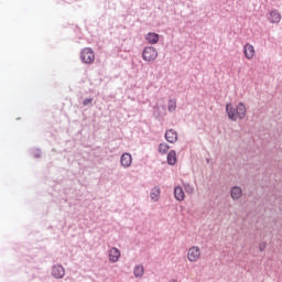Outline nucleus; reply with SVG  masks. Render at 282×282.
<instances>
[{
	"instance_id": "obj_1",
	"label": "nucleus",
	"mask_w": 282,
	"mask_h": 282,
	"mask_svg": "<svg viewBox=\"0 0 282 282\" xmlns=\"http://www.w3.org/2000/svg\"><path fill=\"white\" fill-rule=\"evenodd\" d=\"M226 113L229 120H232L234 122H237V120H243L247 113L246 105L243 102H239L237 108H234L232 104H227Z\"/></svg>"
},
{
	"instance_id": "obj_2",
	"label": "nucleus",
	"mask_w": 282,
	"mask_h": 282,
	"mask_svg": "<svg viewBox=\"0 0 282 282\" xmlns=\"http://www.w3.org/2000/svg\"><path fill=\"white\" fill-rule=\"evenodd\" d=\"M199 259H202V249H199L197 246H192L187 250V260L189 263H197Z\"/></svg>"
},
{
	"instance_id": "obj_3",
	"label": "nucleus",
	"mask_w": 282,
	"mask_h": 282,
	"mask_svg": "<svg viewBox=\"0 0 282 282\" xmlns=\"http://www.w3.org/2000/svg\"><path fill=\"white\" fill-rule=\"evenodd\" d=\"M142 58H143V61H147L148 63H153V61H155V58H158V50L153 46H147L143 50Z\"/></svg>"
},
{
	"instance_id": "obj_4",
	"label": "nucleus",
	"mask_w": 282,
	"mask_h": 282,
	"mask_svg": "<svg viewBox=\"0 0 282 282\" xmlns=\"http://www.w3.org/2000/svg\"><path fill=\"white\" fill-rule=\"evenodd\" d=\"M80 58L83 63L90 65V63H94V61H96V54L91 51V48L86 47L82 51Z\"/></svg>"
},
{
	"instance_id": "obj_5",
	"label": "nucleus",
	"mask_w": 282,
	"mask_h": 282,
	"mask_svg": "<svg viewBox=\"0 0 282 282\" xmlns=\"http://www.w3.org/2000/svg\"><path fill=\"white\" fill-rule=\"evenodd\" d=\"M243 54L247 61H252L257 54V51H254V46L252 44H245Z\"/></svg>"
},
{
	"instance_id": "obj_6",
	"label": "nucleus",
	"mask_w": 282,
	"mask_h": 282,
	"mask_svg": "<svg viewBox=\"0 0 282 282\" xmlns=\"http://www.w3.org/2000/svg\"><path fill=\"white\" fill-rule=\"evenodd\" d=\"M108 257L111 263H118L120 260V250H118L116 247L110 248Z\"/></svg>"
},
{
	"instance_id": "obj_7",
	"label": "nucleus",
	"mask_w": 282,
	"mask_h": 282,
	"mask_svg": "<svg viewBox=\"0 0 282 282\" xmlns=\"http://www.w3.org/2000/svg\"><path fill=\"white\" fill-rule=\"evenodd\" d=\"M165 139L171 144H175V142H177V131H175L174 129H169L167 131H165Z\"/></svg>"
},
{
	"instance_id": "obj_8",
	"label": "nucleus",
	"mask_w": 282,
	"mask_h": 282,
	"mask_svg": "<svg viewBox=\"0 0 282 282\" xmlns=\"http://www.w3.org/2000/svg\"><path fill=\"white\" fill-rule=\"evenodd\" d=\"M123 169H129L133 162V158L129 153H123L120 159Z\"/></svg>"
},
{
	"instance_id": "obj_9",
	"label": "nucleus",
	"mask_w": 282,
	"mask_h": 282,
	"mask_svg": "<svg viewBox=\"0 0 282 282\" xmlns=\"http://www.w3.org/2000/svg\"><path fill=\"white\" fill-rule=\"evenodd\" d=\"M52 274L55 276V279H63V276H65V268H63L61 264H57L53 267Z\"/></svg>"
},
{
	"instance_id": "obj_10",
	"label": "nucleus",
	"mask_w": 282,
	"mask_h": 282,
	"mask_svg": "<svg viewBox=\"0 0 282 282\" xmlns=\"http://www.w3.org/2000/svg\"><path fill=\"white\" fill-rule=\"evenodd\" d=\"M145 41H148L150 45H156V43L160 42V34L150 32L147 34Z\"/></svg>"
},
{
	"instance_id": "obj_11",
	"label": "nucleus",
	"mask_w": 282,
	"mask_h": 282,
	"mask_svg": "<svg viewBox=\"0 0 282 282\" xmlns=\"http://www.w3.org/2000/svg\"><path fill=\"white\" fill-rule=\"evenodd\" d=\"M268 20L270 23H281V13L278 10L270 11Z\"/></svg>"
},
{
	"instance_id": "obj_12",
	"label": "nucleus",
	"mask_w": 282,
	"mask_h": 282,
	"mask_svg": "<svg viewBox=\"0 0 282 282\" xmlns=\"http://www.w3.org/2000/svg\"><path fill=\"white\" fill-rule=\"evenodd\" d=\"M174 197L177 202H184L186 195L184 194V188H182V186H176L174 188Z\"/></svg>"
},
{
	"instance_id": "obj_13",
	"label": "nucleus",
	"mask_w": 282,
	"mask_h": 282,
	"mask_svg": "<svg viewBox=\"0 0 282 282\" xmlns=\"http://www.w3.org/2000/svg\"><path fill=\"white\" fill-rule=\"evenodd\" d=\"M167 164H170V166H175V164H177V153L175 152V150H171L169 152Z\"/></svg>"
},
{
	"instance_id": "obj_14",
	"label": "nucleus",
	"mask_w": 282,
	"mask_h": 282,
	"mask_svg": "<svg viewBox=\"0 0 282 282\" xmlns=\"http://www.w3.org/2000/svg\"><path fill=\"white\" fill-rule=\"evenodd\" d=\"M243 195V191L239 186H234L231 188V199H241V196Z\"/></svg>"
},
{
	"instance_id": "obj_15",
	"label": "nucleus",
	"mask_w": 282,
	"mask_h": 282,
	"mask_svg": "<svg viewBox=\"0 0 282 282\" xmlns=\"http://www.w3.org/2000/svg\"><path fill=\"white\" fill-rule=\"evenodd\" d=\"M133 274L135 279H142V276H144V267L142 264H138L134 268Z\"/></svg>"
},
{
	"instance_id": "obj_16",
	"label": "nucleus",
	"mask_w": 282,
	"mask_h": 282,
	"mask_svg": "<svg viewBox=\"0 0 282 282\" xmlns=\"http://www.w3.org/2000/svg\"><path fill=\"white\" fill-rule=\"evenodd\" d=\"M150 197L153 199V202H158V199H160V187L152 188Z\"/></svg>"
},
{
	"instance_id": "obj_17",
	"label": "nucleus",
	"mask_w": 282,
	"mask_h": 282,
	"mask_svg": "<svg viewBox=\"0 0 282 282\" xmlns=\"http://www.w3.org/2000/svg\"><path fill=\"white\" fill-rule=\"evenodd\" d=\"M169 149H171V148L169 147V144H166V143H161V144L159 145V153H161V155H166V153H169Z\"/></svg>"
},
{
	"instance_id": "obj_18",
	"label": "nucleus",
	"mask_w": 282,
	"mask_h": 282,
	"mask_svg": "<svg viewBox=\"0 0 282 282\" xmlns=\"http://www.w3.org/2000/svg\"><path fill=\"white\" fill-rule=\"evenodd\" d=\"M167 109L169 111H175V109H177V101L175 99H170Z\"/></svg>"
},
{
	"instance_id": "obj_19",
	"label": "nucleus",
	"mask_w": 282,
	"mask_h": 282,
	"mask_svg": "<svg viewBox=\"0 0 282 282\" xmlns=\"http://www.w3.org/2000/svg\"><path fill=\"white\" fill-rule=\"evenodd\" d=\"M185 192L188 193L189 195H193L195 193V187L191 184H185Z\"/></svg>"
},
{
	"instance_id": "obj_20",
	"label": "nucleus",
	"mask_w": 282,
	"mask_h": 282,
	"mask_svg": "<svg viewBox=\"0 0 282 282\" xmlns=\"http://www.w3.org/2000/svg\"><path fill=\"white\" fill-rule=\"evenodd\" d=\"M93 99L91 98H87L84 100L83 105L87 106V105H91Z\"/></svg>"
},
{
	"instance_id": "obj_21",
	"label": "nucleus",
	"mask_w": 282,
	"mask_h": 282,
	"mask_svg": "<svg viewBox=\"0 0 282 282\" xmlns=\"http://www.w3.org/2000/svg\"><path fill=\"white\" fill-rule=\"evenodd\" d=\"M259 250H260V252H263V250H265V242H261L259 245Z\"/></svg>"
}]
</instances>
